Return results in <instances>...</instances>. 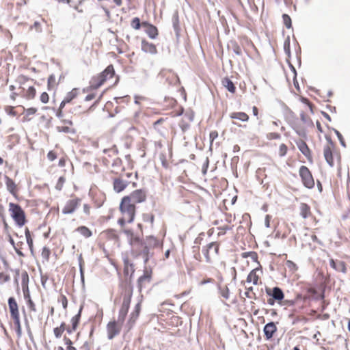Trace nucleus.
Returning <instances> with one entry per match:
<instances>
[{
  "instance_id": "f257e3e1",
  "label": "nucleus",
  "mask_w": 350,
  "mask_h": 350,
  "mask_svg": "<svg viewBox=\"0 0 350 350\" xmlns=\"http://www.w3.org/2000/svg\"><path fill=\"white\" fill-rule=\"evenodd\" d=\"M114 74L113 66L109 65L103 72L92 79L90 81V88L94 90L98 88L106 80L111 78Z\"/></svg>"
},
{
  "instance_id": "f03ea898",
  "label": "nucleus",
  "mask_w": 350,
  "mask_h": 350,
  "mask_svg": "<svg viewBox=\"0 0 350 350\" xmlns=\"http://www.w3.org/2000/svg\"><path fill=\"white\" fill-rule=\"evenodd\" d=\"M120 210L122 215L127 217V222L131 223L135 217V205L129 201V197H124L120 204Z\"/></svg>"
},
{
  "instance_id": "7ed1b4c3",
  "label": "nucleus",
  "mask_w": 350,
  "mask_h": 350,
  "mask_svg": "<svg viewBox=\"0 0 350 350\" xmlns=\"http://www.w3.org/2000/svg\"><path fill=\"white\" fill-rule=\"evenodd\" d=\"M133 295V291L132 289L125 292L124 297H123V301L121 306V308L119 311L117 322L119 325H122V324L124 322L125 318L127 315L130 304L131 301V298Z\"/></svg>"
},
{
  "instance_id": "20e7f679",
  "label": "nucleus",
  "mask_w": 350,
  "mask_h": 350,
  "mask_svg": "<svg viewBox=\"0 0 350 350\" xmlns=\"http://www.w3.org/2000/svg\"><path fill=\"white\" fill-rule=\"evenodd\" d=\"M9 211L11 213V216L19 226H23L25 223V213L21 207L14 203H10Z\"/></svg>"
},
{
  "instance_id": "39448f33",
  "label": "nucleus",
  "mask_w": 350,
  "mask_h": 350,
  "mask_svg": "<svg viewBox=\"0 0 350 350\" xmlns=\"http://www.w3.org/2000/svg\"><path fill=\"white\" fill-rule=\"evenodd\" d=\"M299 173L304 185L308 189L313 188L314 181L309 169L306 166L302 165L299 168Z\"/></svg>"
},
{
  "instance_id": "423d86ee",
  "label": "nucleus",
  "mask_w": 350,
  "mask_h": 350,
  "mask_svg": "<svg viewBox=\"0 0 350 350\" xmlns=\"http://www.w3.org/2000/svg\"><path fill=\"white\" fill-rule=\"evenodd\" d=\"M219 252V245L216 242H212L208 243L206 247H204L202 250V252L204 254L206 261L207 262H211V257L213 255H217Z\"/></svg>"
},
{
  "instance_id": "0eeeda50",
  "label": "nucleus",
  "mask_w": 350,
  "mask_h": 350,
  "mask_svg": "<svg viewBox=\"0 0 350 350\" xmlns=\"http://www.w3.org/2000/svg\"><path fill=\"white\" fill-rule=\"evenodd\" d=\"M126 197H129V201L134 204L142 203L146 200V192L144 189H137Z\"/></svg>"
},
{
  "instance_id": "6e6552de",
  "label": "nucleus",
  "mask_w": 350,
  "mask_h": 350,
  "mask_svg": "<svg viewBox=\"0 0 350 350\" xmlns=\"http://www.w3.org/2000/svg\"><path fill=\"white\" fill-rule=\"evenodd\" d=\"M194 114L192 111L186 112L178 123L180 128L183 133L186 132L190 127V123L193 122Z\"/></svg>"
},
{
  "instance_id": "1a4fd4ad",
  "label": "nucleus",
  "mask_w": 350,
  "mask_h": 350,
  "mask_svg": "<svg viewBox=\"0 0 350 350\" xmlns=\"http://www.w3.org/2000/svg\"><path fill=\"white\" fill-rule=\"evenodd\" d=\"M122 325H119L117 321H111L107 325V337L109 340L113 339L120 332Z\"/></svg>"
},
{
  "instance_id": "9d476101",
  "label": "nucleus",
  "mask_w": 350,
  "mask_h": 350,
  "mask_svg": "<svg viewBox=\"0 0 350 350\" xmlns=\"http://www.w3.org/2000/svg\"><path fill=\"white\" fill-rule=\"evenodd\" d=\"M80 202L81 200L79 198H75L68 200L62 209V213L64 215L73 213L77 208V207L79 206Z\"/></svg>"
},
{
  "instance_id": "9b49d317",
  "label": "nucleus",
  "mask_w": 350,
  "mask_h": 350,
  "mask_svg": "<svg viewBox=\"0 0 350 350\" xmlns=\"http://www.w3.org/2000/svg\"><path fill=\"white\" fill-rule=\"evenodd\" d=\"M141 303L142 301H139L135 305L134 310L130 314L129 319L127 323L129 329H131L133 326V325L135 323L136 320L139 317L141 311Z\"/></svg>"
},
{
  "instance_id": "f8f14e48",
  "label": "nucleus",
  "mask_w": 350,
  "mask_h": 350,
  "mask_svg": "<svg viewBox=\"0 0 350 350\" xmlns=\"http://www.w3.org/2000/svg\"><path fill=\"white\" fill-rule=\"evenodd\" d=\"M23 86H20L19 90H21L20 94L23 93L24 96L27 99H32L36 96V90L31 85H27L24 83Z\"/></svg>"
},
{
  "instance_id": "ddd939ff",
  "label": "nucleus",
  "mask_w": 350,
  "mask_h": 350,
  "mask_svg": "<svg viewBox=\"0 0 350 350\" xmlns=\"http://www.w3.org/2000/svg\"><path fill=\"white\" fill-rule=\"evenodd\" d=\"M129 182L124 180L121 178H115L113 181V189L116 193H120L124 190L129 185Z\"/></svg>"
},
{
  "instance_id": "4468645a",
  "label": "nucleus",
  "mask_w": 350,
  "mask_h": 350,
  "mask_svg": "<svg viewBox=\"0 0 350 350\" xmlns=\"http://www.w3.org/2000/svg\"><path fill=\"white\" fill-rule=\"evenodd\" d=\"M276 331L277 327L273 322L267 323L263 329L265 336L267 340L271 339Z\"/></svg>"
},
{
  "instance_id": "2eb2a0df",
  "label": "nucleus",
  "mask_w": 350,
  "mask_h": 350,
  "mask_svg": "<svg viewBox=\"0 0 350 350\" xmlns=\"http://www.w3.org/2000/svg\"><path fill=\"white\" fill-rule=\"evenodd\" d=\"M151 280V275L148 270H145L144 274L140 276L137 280V286L139 291H142V288L146 285V283H150Z\"/></svg>"
},
{
  "instance_id": "dca6fc26",
  "label": "nucleus",
  "mask_w": 350,
  "mask_h": 350,
  "mask_svg": "<svg viewBox=\"0 0 350 350\" xmlns=\"http://www.w3.org/2000/svg\"><path fill=\"white\" fill-rule=\"evenodd\" d=\"M142 50L145 53H148L153 55L157 53L156 46L154 44L150 43L145 40L142 41Z\"/></svg>"
},
{
  "instance_id": "f3484780",
  "label": "nucleus",
  "mask_w": 350,
  "mask_h": 350,
  "mask_svg": "<svg viewBox=\"0 0 350 350\" xmlns=\"http://www.w3.org/2000/svg\"><path fill=\"white\" fill-rule=\"evenodd\" d=\"M142 26L146 27V33L148 36L154 39L158 35V30L157 27L152 25H150L146 22L142 23Z\"/></svg>"
},
{
  "instance_id": "a211bd4d",
  "label": "nucleus",
  "mask_w": 350,
  "mask_h": 350,
  "mask_svg": "<svg viewBox=\"0 0 350 350\" xmlns=\"http://www.w3.org/2000/svg\"><path fill=\"white\" fill-rule=\"evenodd\" d=\"M323 154L326 162L330 167L334 166V159L332 155V151L331 147L329 145H326L323 148Z\"/></svg>"
},
{
  "instance_id": "6ab92c4d",
  "label": "nucleus",
  "mask_w": 350,
  "mask_h": 350,
  "mask_svg": "<svg viewBox=\"0 0 350 350\" xmlns=\"http://www.w3.org/2000/svg\"><path fill=\"white\" fill-rule=\"evenodd\" d=\"M329 265L338 272L345 273L347 271L345 263L342 261H335L333 259L329 260Z\"/></svg>"
},
{
  "instance_id": "aec40b11",
  "label": "nucleus",
  "mask_w": 350,
  "mask_h": 350,
  "mask_svg": "<svg viewBox=\"0 0 350 350\" xmlns=\"http://www.w3.org/2000/svg\"><path fill=\"white\" fill-rule=\"evenodd\" d=\"M8 306L11 317L19 314L18 304L14 297H10L8 299Z\"/></svg>"
},
{
  "instance_id": "412c9836",
  "label": "nucleus",
  "mask_w": 350,
  "mask_h": 350,
  "mask_svg": "<svg viewBox=\"0 0 350 350\" xmlns=\"http://www.w3.org/2000/svg\"><path fill=\"white\" fill-rule=\"evenodd\" d=\"M260 269L257 267L252 270L248 274L246 281L248 283L252 282L253 284L256 285L258 284V276L256 274V272L260 271Z\"/></svg>"
},
{
  "instance_id": "4be33fe9",
  "label": "nucleus",
  "mask_w": 350,
  "mask_h": 350,
  "mask_svg": "<svg viewBox=\"0 0 350 350\" xmlns=\"http://www.w3.org/2000/svg\"><path fill=\"white\" fill-rule=\"evenodd\" d=\"M135 271L133 263L127 258H124V273L126 275L131 274V276Z\"/></svg>"
},
{
  "instance_id": "5701e85b",
  "label": "nucleus",
  "mask_w": 350,
  "mask_h": 350,
  "mask_svg": "<svg viewBox=\"0 0 350 350\" xmlns=\"http://www.w3.org/2000/svg\"><path fill=\"white\" fill-rule=\"evenodd\" d=\"M5 185H6V187H7L8 191H9V192L10 193H12L13 196H15L16 193V184L14 183V182L12 179H10L7 176H5Z\"/></svg>"
},
{
  "instance_id": "b1692460",
  "label": "nucleus",
  "mask_w": 350,
  "mask_h": 350,
  "mask_svg": "<svg viewBox=\"0 0 350 350\" xmlns=\"http://www.w3.org/2000/svg\"><path fill=\"white\" fill-rule=\"evenodd\" d=\"M267 293L268 295H270L273 299H275V300L281 301L284 299V293L279 287H274L271 294H270L268 291Z\"/></svg>"
},
{
  "instance_id": "393cba45",
  "label": "nucleus",
  "mask_w": 350,
  "mask_h": 350,
  "mask_svg": "<svg viewBox=\"0 0 350 350\" xmlns=\"http://www.w3.org/2000/svg\"><path fill=\"white\" fill-rule=\"evenodd\" d=\"M297 146L300 152L309 159L310 157V150L306 143L304 141H301Z\"/></svg>"
},
{
  "instance_id": "a878e982",
  "label": "nucleus",
  "mask_w": 350,
  "mask_h": 350,
  "mask_svg": "<svg viewBox=\"0 0 350 350\" xmlns=\"http://www.w3.org/2000/svg\"><path fill=\"white\" fill-rule=\"evenodd\" d=\"M311 215L310 207L306 203L300 204V215L304 218H308Z\"/></svg>"
},
{
  "instance_id": "bb28decb",
  "label": "nucleus",
  "mask_w": 350,
  "mask_h": 350,
  "mask_svg": "<svg viewBox=\"0 0 350 350\" xmlns=\"http://www.w3.org/2000/svg\"><path fill=\"white\" fill-rule=\"evenodd\" d=\"M230 118L237 119L242 122H246L249 119V116L244 112H234L230 115Z\"/></svg>"
},
{
  "instance_id": "cd10ccee",
  "label": "nucleus",
  "mask_w": 350,
  "mask_h": 350,
  "mask_svg": "<svg viewBox=\"0 0 350 350\" xmlns=\"http://www.w3.org/2000/svg\"><path fill=\"white\" fill-rule=\"evenodd\" d=\"M222 84L230 92L234 93L235 92L236 88L233 82L228 78H224Z\"/></svg>"
},
{
  "instance_id": "c85d7f7f",
  "label": "nucleus",
  "mask_w": 350,
  "mask_h": 350,
  "mask_svg": "<svg viewBox=\"0 0 350 350\" xmlns=\"http://www.w3.org/2000/svg\"><path fill=\"white\" fill-rule=\"evenodd\" d=\"M76 230L79 232L82 236L85 238H89L92 236L91 230L86 226L78 227Z\"/></svg>"
},
{
  "instance_id": "c756f323",
  "label": "nucleus",
  "mask_w": 350,
  "mask_h": 350,
  "mask_svg": "<svg viewBox=\"0 0 350 350\" xmlns=\"http://www.w3.org/2000/svg\"><path fill=\"white\" fill-rule=\"evenodd\" d=\"M78 94H79V89L73 88L65 96L64 99L66 100V102L70 103L71 100H72L74 98H75L77 96Z\"/></svg>"
},
{
  "instance_id": "7c9ffc66",
  "label": "nucleus",
  "mask_w": 350,
  "mask_h": 350,
  "mask_svg": "<svg viewBox=\"0 0 350 350\" xmlns=\"http://www.w3.org/2000/svg\"><path fill=\"white\" fill-rule=\"evenodd\" d=\"M81 310H82V306H81L78 313L71 319L72 327V329H74V330L76 329V328L78 325V323H79V319L81 317Z\"/></svg>"
},
{
  "instance_id": "2f4dec72",
  "label": "nucleus",
  "mask_w": 350,
  "mask_h": 350,
  "mask_svg": "<svg viewBox=\"0 0 350 350\" xmlns=\"http://www.w3.org/2000/svg\"><path fill=\"white\" fill-rule=\"evenodd\" d=\"M65 325V323L63 322L59 327L54 328L53 332L56 338H59L62 336V333L66 329Z\"/></svg>"
},
{
  "instance_id": "473e14b6",
  "label": "nucleus",
  "mask_w": 350,
  "mask_h": 350,
  "mask_svg": "<svg viewBox=\"0 0 350 350\" xmlns=\"http://www.w3.org/2000/svg\"><path fill=\"white\" fill-rule=\"evenodd\" d=\"M25 237L27 240V243L30 248V250H32L33 247V240L31 237L30 232L28 228L25 229Z\"/></svg>"
},
{
  "instance_id": "72a5a7b5",
  "label": "nucleus",
  "mask_w": 350,
  "mask_h": 350,
  "mask_svg": "<svg viewBox=\"0 0 350 350\" xmlns=\"http://www.w3.org/2000/svg\"><path fill=\"white\" fill-rule=\"evenodd\" d=\"M282 18H283L284 24L286 26V27L288 29L291 28V19L290 16L286 14H284L282 15Z\"/></svg>"
},
{
  "instance_id": "f704fd0d",
  "label": "nucleus",
  "mask_w": 350,
  "mask_h": 350,
  "mask_svg": "<svg viewBox=\"0 0 350 350\" xmlns=\"http://www.w3.org/2000/svg\"><path fill=\"white\" fill-rule=\"evenodd\" d=\"M172 23L174 30L178 33L179 31V20L177 14H174L172 17Z\"/></svg>"
},
{
  "instance_id": "c9c22d12",
  "label": "nucleus",
  "mask_w": 350,
  "mask_h": 350,
  "mask_svg": "<svg viewBox=\"0 0 350 350\" xmlns=\"http://www.w3.org/2000/svg\"><path fill=\"white\" fill-rule=\"evenodd\" d=\"M301 120L307 125L312 124V122L310 118H308L304 112L300 113Z\"/></svg>"
},
{
  "instance_id": "e433bc0d",
  "label": "nucleus",
  "mask_w": 350,
  "mask_h": 350,
  "mask_svg": "<svg viewBox=\"0 0 350 350\" xmlns=\"http://www.w3.org/2000/svg\"><path fill=\"white\" fill-rule=\"evenodd\" d=\"M131 27L135 29H139L141 27L140 20L135 17L131 21Z\"/></svg>"
},
{
  "instance_id": "4c0bfd02",
  "label": "nucleus",
  "mask_w": 350,
  "mask_h": 350,
  "mask_svg": "<svg viewBox=\"0 0 350 350\" xmlns=\"http://www.w3.org/2000/svg\"><path fill=\"white\" fill-rule=\"evenodd\" d=\"M142 254L144 258V262L146 263L149 259V248L146 245L144 247Z\"/></svg>"
},
{
  "instance_id": "58836bf2",
  "label": "nucleus",
  "mask_w": 350,
  "mask_h": 350,
  "mask_svg": "<svg viewBox=\"0 0 350 350\" xmlns=\"http://www.w3.org/2000/svg\"><path fill=\"white\" fill-rule=\"evenodd\" d=\"M333 131L335 133V134L336 135L338 140L340 141V144L343 146V147H346V144H345V142L344 141V139H343V137L342 135H341V133L336 129H333Z\"/></svg>"
},
{
  "instance_id": "ea45409f",
  "label": "nucleus",
  "mask_w": 350,
  "mask_h": 350,
  "mask_svg": "<svg viewBox=\"0 0 350 350\" xmlns=\"http://www.w3.org/2000/svg\"><path fill=\"white\" fill-rule=\"evenodd\" d=\"M284 49L286 53L289 56L290 53H291L289 37H288L287 39L284 41Z\"/></svg>"
},
{
  "instance_id": "a19ab883",
  "label": "nucleus",
  "mask_w": 350,
  "mask_h": 350,
  "mask_svg": "<svg viewBox=\"0 0 350 350\" xmlns=\"http://www.w3.org/2000/svg\"><path fill=\"white\" fill-rule=\"evenodd\" d=\"M287 152V146L284 144H282L279 148V154L284 157Z\"/></svg>"
},
{
  "instance_id": "79ce46f5",
  "label": "nucleus",
  "mask_w": 350,
  "mask_h": 350,
  "mask_svg": "<svg viewBox=\"0 0 350 350\" xmlns=\"http://www.w3.org/2000/svg\"><path fill=\"white\" fill-rule=\"evenodd\" d=\"M221 295L225 299H228L229 298V289L227 286L225 288L220 289Z\"/></svg>"
},
{
  "instance_id": "37998d69",
  "label": "nucleus",
  "mask_w": 350,
  "mask_h": 350,
  "mask_svg": "<svg viewBox=\"0 0 350 350\" xmlns=\"http://www.w3.org/2000/svg\"><path fill=\"white\" fill-rule=\"evenodd\" d=\"M267 139L271 140V139H278L280 138V135L277 133H269L267 134Z\"/></svg>"
},
{
  "instance_id": "c03bdc74",
  "label": "nucleus",
  "mask_w": 350,
  "mask_h": 350,
  "mask_svg": "<svg viewBox=\"0 0 350 350\" xmlns=\"http://www.w3.org/2000/svg\"><path fill=\"white\" fill-rule=\"evenodd\" d=\"M55 84V77L53 75H51L49 76V77L48 79L49 89H50V88L51 86H53Z\"/></svg>"
},
{
  "instance_id": "a18cd8bd",
  "label": "nucleus",
  "mask_w": 350,
  "mask_h": 350,
  "mask_svg": "<svg viewBox=\"0 0 350 350\" xmlns=\"http://www.w3.org/2000/svg\"><path fill=\"white\" fill-rule=\"evenodd\" d=\"M27 306L28 308H29L30 310L31 311H33V312H36V305L33 302V301L31 300V299H29L27 300Z\"/></svg>"
},
{
  "instance_id": "49530a36",
  "label": "nucleus",
  "mask_w": 350,
  "mask_h": 350,
  "mask_svg": "<svg viewBox=\"0 0 350 350\" xmlns=\"http://www.w3.org/2000/svg\"><path fill=\"white\" fill-rule=\"evenodd\" d=\"M49 95L46 92H43L40 96V100L43 103H47L49 102Z\"/></svg>"
},
{
  "instance_id": "de8ad7c7",
  "label": "nucleus",
  "mask_w": 350,
  "mask_h": 350,
  "mask_svg": "<svg viewBox=\"0 0 350 350\" xmlns=\"http://www.w3.org/2000/svg\"><path fill=\"white\" fill-rule=\"evenodd\" d=\"M5 111L10 116H16V112L14 110V107H6L5 108Z\"/></svg>"
},
{
  "instance_id": "09e8293b",
  "label": "nucleus",
  "mask_w": 350,
  "mask_h": 350,
  "mask_svg": "<svg viewBox=\"0 0 350 350\" xmlns=\"http://www.w3.org/2000/svg\"><path fill=\"white\" fill-rule=\"evenodd\" d=\"M12 318L14 320V323L15 327H21V323H20L19 314L13 316V317H12Z\"/></svg>"
},
{
  "instance_id": "8fccbe9b",
  "label": "nucleus",
  "mask_w": 350,
  "mask_h": 350,
  "mask_svg": "<svg viewBox=\"0 0 350 350\" xmlns=\"http://www.w3.org/2000/svg\"><path fill=\"white\" fill-rule=\"evenodd\" d=\"M59 301L62 303L63 308L66 309L68 306V300L66 296L62 295Z\"/></svg>"
},
{
  "instance_id": "3c124183",
  "label": "nucleus",
  "mask_w": 350,
  "mask_h": 350,
  "mask_svg": "<svg viewBox=\"0 0 350 350\" xmlns=\"http://www.w3.org/2000/svg\"><path fill=\"white\" fill-rule=\"evenodd\" d=\"M37 111V109L36 108H34V107H30L27 109H26V115L27 116H31V115H33L36 113Z\"/></svg>"
},
{
  "instance_id": "603ef678",
  "label": "nucleus",
  "mask_w": 350,
  "mask_h": 350,
  "mask_svg": "<svg viewBox=\"0 0 350 350\" xmlns=\"http://www.w3.org/2000/svg\"><path fill=\"white\" fill-rule=\"evenodd\" d=\"M31 28H35L37 32H41L42 29L40 27V24L38 21H35L33 25L31 27Z\"/></svg>"
},
{
  "instance_id": "864d4df0",
  "label": "nucleus",
  "mask_w": 350,
  "mask_h": 350,
  "mask_svg": "<svg viewBox=\"0 0 350 350\" xmlns=\"http://www.w3.org/2000/svg\"><path fill=\"white\" fill-rule=\"evenodd\" d=\"M57 129L59 132H63L66 133L70 132V128L68 126H57Z\"/></svg>"
},
{
  "instance_id": "5fc2aeb1",
  "label": "nucleus",
  "mask_w": 350,
  "mask_h": 350,
  "mask_svg": "<svg viewBox=\"0 0 350 350\" xmlns=\"http://www.w3.org/2000/svg\"><path fill=\"white\" fill-rule=\"evenodd\" d=\"M248 254L251 259L255 262H258V254L254 252H249Z\"/></svg>"
},
{
  "instance_id": "6e6d98bb",
  "label": "nucleus",
  "mask_w": 350,
  "mask_h": 350,
  "mask_svg": "<svg viewBox=\"0 0 350 350\" xmlns=\"http://www.w3.org/2000/svg\"><path fill=\"white\" fill-rule=\"evenodd\" d=\"M233 51L238 55H241V49L239 46H238L237 44L234 45V48H233Z\"/></svg>"
},
{
  "instance_id": "4d7b16f0",
  "label": "nucleus",
  "mask_w": 350,
  "mask_h": 350,
  "mask_svg": "<svg viewBox=\"0 0 350 350\" xmlns=\"http://www.w3.org/2000/svg\"><path fill=\"white\" fill-rule=\"evenodd\" d=\"M286 265L291 269H296V265L291 260L286 262Z\"/></svg>"
},
{
  "instance_id": "13d9d810",
  "label": "nucleus",
  "mask_w": 350,
  "mask_h": 350,
  "mask_svg": "<svg viewBox=\"0 0 350 350\" xmlns=\"http://www.w3.org/2000/svg\"><path fill=\"white\" fill-rule=\"evenodd\" d=\"M208 167V159L206 158L205 163H204L202 166V172L203 174H206L207 171V168Z\"/></svg>"
},
{
  "instance_id": "bf43d9fd",
  "label": "nucleus",
  "mask_w": 350,
  "mask_h": 350,
  "mask_svg": "<svg viewBox=\"0 0 350 350\" xmlns=\"http://www.w3.org/2000/svg\"><path fill=\"white\" fill-rule=\"evenodd\" d=\"M49 253H50V252H49V249H47L46 247H44L43 248V250H42V256L48 258L49 256Z\"/></svg>"
},
{
  "instance_id": "052dcab7",
  "label": "nucleus",
  "mask_w": 350,
  "mask_h": 350,
  "mask_svg": "<svg viewBox=\"0 0 350 350\" xmlns=\"http://www.w3.org/2000/svg\"><path fill=\"white\" fill-rule=\"evenodd\" d=\"M126 222H127V217H125L124 215L123 217L120 218L118 221V223L122 226H124Z\"/></svg>"
},
{
  "instance_id": "680f3d73",
  "label": "nucleus",
  "mask_w": 350,
  "mask_h": 350,
  "mask_svg": "<svg viewBox=\"0 0 350 350\" xmlns=\"http://www.w3.org/2000/svg\"><path fill=\"white\" fill-rule=\"evenodd\" d=\"M47 157H48L49 159L51 160V161H53L56 158L55 154L53 152H52V151H50L48 153Z\"/></svg>"
},
{
  "instance_id": "e2e57ef3",
  "label": "nucleus",
  "mask_w": 350,
  "mask_h": 350,
  "mask_svg": "<svg viewBox=\"0 0 350 350\" xmlns=\"http://www.w3.org/2000/svg\"><path fill=\"white\" fill-rule=\"evenodd\" d=\"M23 291H24V297L25 299L27 301L29 299H31L30 297V295H29V289H28V287H27V289L26 291L25 290V288H23Z\"/></svg>"
},
{
  "instance_id": "0e129e2a",
  "label": "nucleus",
  "mask_w": 350,
  "mask_h": 350,
  "mask_svg": "<svg viewBox=\"0 0 350 350\" xmlns=\"http://www.w3.org/2000/svg\"><path fill=\"white\" fill-rule=\"evenodd\" d=\"M64 340L65 345H66L67 347L72 346V342L71 341V340L70 338H68L67 337H64Z\"/></svg>"
},
{
  "instance_id": "69168bd1",
  "label": "nucleus",
  "mask_w": 350,
  "mask_h": 350,
  "mask_svg": "<svg viewBox=\"0 0 350 350\" xmlns=\"http://www.w3.org/2000/svg\"><path fill=\"white\" fill-rule=\"evenodd\" d=\"M253 290V288L252 287H250V288H247V291L245 292V295L248 297V298H251L252 296H251V293L250 292L252 291Z\"/></svg>"
},
{
  "instance_id": "338daca9",
  "label": "nucleus",
  "mask_w": 350,
  "mask_h": 350,
  "mask_svg": "<svg viewBox=\"0 0 350 350\" xmlns=\"http://www.w3.org/2000/svg\"><path fill=\"white\" fill-rule=\"evenodd\" d=\"M94 98H95L94 94H90L85 96V100L90 101V100H92V99H94Z\"/></svg>"
},
{
  "instance_id": "774afa93",
  "label": "nucleus",
  "mask_w": 350,
  "mask_h": 350,
  "mask_svg": "<svg viewBox=\"0 0 350 350\" xmlns=\"http://www.w3.org/2000/svg\"><path fill=\"white\" fill-rule=\"evenodd\" d=\"M269 222H270V216L267 215H266L265 220V225L267 228H269V226H270Z\"/></svg>"
}]
</instances>
